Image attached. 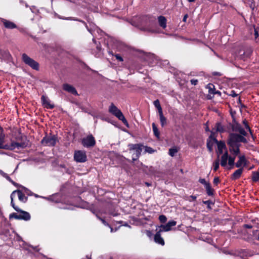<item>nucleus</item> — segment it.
Listing matches in <instances>:
<instances>
[{"label": "nucleus", "instance_id": "a19ab883", "mask_svg": "<svg viewBox=\"0 0 259 259\" xmlns=\"http://www.w3.org/2000/svg\"><path fill=\"white\" fill-rule=\"evenodd\" d=\"M143 148L145 149V153H148L149 154H152L154 152L155 150L150 147L148 146H144Z\"/></svg>", "mask_w": 259, "mask_h": 259}, {"label": "nucleus", "instance_id": "603ef678", "mask_svg": "<svg viewBox=\"0 0 259 259\" xmlns=\"http://www.w3.org/2000/svg\"><path fill=\"white\" fill-rule=\"evenodd\" d=\"M115 57H116V59L118 60L119 61H123V59L121 56H120L119 54H116L115 55Z\"/></svg>", "mask_w": 259, "mask_h": 259}, {"label": "nucleus", "instance_id": "0e129e2a", "mask_svg": "<svg viewBox=\"0 0 259 259\" xmlns=\"http://www.w3.org/2000/svg\"><path fill=\"white\" fill-rule=\"evenodd\" d=\"M96 48H97V50L99 52H100L101 51V47L100 45H97Z\"/></svg>", "mask_w": 259, "mask_h": 259}, {"label": "nucleus", "instance_id": "a211bd4d", "mask_svg": "<svg viewBox=\"0 0 259 259\" xmlns=\"http://www.w3.org/2000/svg\"><path fill=\"white\" fill-rule=\"evenodd\" d=\"M156 233L154 235V241L160 245H164V241L163 239L161 236V231L159 230H156Z\"/></svg>", "mask_w": 259, "mask_h": 259}, {"label": "nucleus", "instance_id": "e2e57ef3", "mask_svg": "<svg viewBox=\"0 0 259 259\" xmlns=\"http://www.w3.org/2000/svg\"><path fill=\"white\" fill-rule=\"evenodd\" d=\"M212 94L214 95V94H218L219 95L221 96V93L219 91H214V93H212Z\"/></svg>", "mask_w": 259, "mask_h": 259}, {"label": "nucleus", "instance_id": "c9c22d12", "mask_svg": "<svg viewBox=\"0 0 259 259\" xmlns=\"http://www.w3.org/2000/svg\"><path fill=\"white\" fill-rule=\"evenodd\" d=\"M16 187L22 188V190L21 191H22L23 193H26L28 195H32L31 192L27 188L21 186L19 184H18V186H16Z\"/></svg>", "mask_w": 259, "mask_h": 259}, {"label": "nucleus", "instance_id": "3c124183", "mask_svg": "<svg viewBox=\"0 0 259 259\" xmlns=\"http://www.w3.org/2000/svg\"><path fill=\"white\" fill-rule=\"evenodd\" d=\"M190 82H191V84L195 85L198 83V80L195 79H192L190 80Z\"/></svg>", "mask_w": 259, "mask_h": 259}, {"label": "nucleus", "instance_id": "5fc2aeb1", "mask_svg": "<svg viewBox=\"0 0 259 259\" xmlns=\"http://www.w3.org/2000/svg\"><path fill=\"white\" fill-rule=\"evenodd\" d=\"M207 147L208 149V150H209V151H211L212 147V144L210 145L209 142H207Z\"/></svg>", "mask_w": 259, "mask_h": 259}, {"label": "nucleus", "instance_id": "13d9d810", "mask_svg": "<svg viewBox=\"0 0 259 259\" xmlns=\"http://www.w3.org/2000/svg\"><path fill=\"white\" fill-rule=\"evenodd\" d=\"M252 226L251 225L249 224H245L244 225V228H247V229H251L252 228Z\"/></svg>", "mask_w": 259, "mask_h": 259}, {"label": "nucleus", "instance_id": "774afa93", "mask_svg": "<svg viewBox=\"0 0 259 259\" xmlns=\"http://www.w3.org/2000/svg\"><path fill=\"white\" fill-rule=\"evenodd\" d=\"M190 197L193 200H195L197 198V196L194 195L190 196Z\"/></svg>", "mask_w": 259, "mask_h": 259}, {"label": "nucleus", "instance_id": "338daca9", "mask_svg": "<svg viewBox=\"0 0 259 259\" xmlns=\"http://www.w3.org/2000/svg\"><path fill=\"white\" fill-rule=\"evenodd\" d=\"M246 130L249 132V133L251 135V136H253L252 132L251 130V128H250V127H249V128H246Z\"/></svg>", "mask_w": 259, "mask_h": 259}, {"label": "nucleus", "instance_id": "6ab92c4d", "mask_svg": "<svg viewBox=\"0 0 259 259\" xmlns=\"http://www.w3.org/2000/svg\"><path fill=\"white\" fill-rule=\"evenodd\" d=\"M12 193H14V197H15L16 193H17L19 200L23 202H26L27 200V197H26L22 191L20 190H17L13 191Z\"/></svg>", "mask_w": 259, "mask_h": 259}, {"label": "nucleus", "instance_id": "6e6d98bb", "mask_svg": "<svg viewBox=\"0 0 259 259\" xmlns=\"http://www.w3.org/2000/svg\"><path fill=\"white\" fill-rule=\"evenodd\" d=\"M110 214L113 217H116L119 214L117 212L115 211L110 212Z\"/></svg>", "mask_w": 259, "mask_h": 259}, {"label": "nucleus", "instance_id": "2eb2a0df", "mask_svg": "<svg viewBox=\"0 0 259 259\" xmlns=\"http://www.w3.org/2000/svg\"><path fill=\"white\" fill-rule=\"evenodd\" d=\"M1 22L3 23L5 27L7 29H13L17 28V25L12 21L4 18H2Z\"/></svg>", "mask_w": 259, "mask_h": 259}, {"label": "nucleus", "instance_id": "69168bd1", "mask_svg": "<svg viewBox=\"0 0 259 259\" xmlns=\"http://www.w3.org/2000/svg\"><path fill=\"white\" fill-rule=\"evenodd\" d=\"M30 247H32L34 250L36 251H38L39 250V249L37 248V246L34 247L33 246H30Z\"/></svg>", "mask_w": 259, "mask_h": 259}, {"label": "nucleus", "instance_id": "ea45409f", "mask_svg": "<svg viewBox=\"0 0 259 259\" xmlns=\"http://www.w3.org/2000/svg\"><path fill=\"white\" fill-rule=\"evenodd\" d=\"M250 31L251 33H252V32H253L255 39H256L258 37L259 34L257 28H255V27L253 26V28H251L250 29Z\"/></svg>", "mask_w": 259, "mask_h": 259}, {"label": "nucleus", "instance_id": "2f4dec72", "mask_svg": "<svg viewBox=\"0 0 259 259\" xmlns=\"http://www.w3.org/2000/svg\"><path fill=\"white\" fill-rule=\"evenodd\" d=\"M251 179L253 182H257L259 180V172L256 171H252Z\"/></svg>", "mask_w": 259, "mask_h": 259}, {"label": "nucleus", "instance_id": "de8ad7c7", "mask_svg": "<svg viewBox=\"0 0 259 259\" xmlns=\"http://www.w3.org/2000/svg\"><path fill=\"white\" fill-rule=\"evenodd\" d=\"M31 11L33 13H38L39 11L37 10L35 6H31L30 7Z\"/></svg>", "mask_w": 259, "mask_h": 259}, {"label": "nucleus", "instance_id": "9d476101", "mask_svg": "<svg viewBox=\"0 0 259 259\" xmlns=\"http://www.w3.org/2000/svg\"><path fill=\"white\" fill-rule=\"evenodd\" d=\"M57 141L58 138L56 135L46 136L42 139L41 143L45 146H54Z\"/></svg>", "mask_w": 259, "mask_h": 259}, {"label": "nucleus", "instance_id": "c85d7f7f", "mask_svg": "<svg viewBox=\"0 0 259 259\" xmlns=\"http://www.w3.org/2000/svg\"><path fill=\"white\" fill-rule=\"evenodd\" d=\"M235 156L234 155V157H232V156H229V158H228V164L230 166V167L229 168V169H232L233 168V166L235 164Z\"/></svg>", "mask_w": 259, "mask_h": 259}, {"label": "nucleus", "instance_id": "6e6552de", "mask_svg": "<svg viewBox=\"0 0 259 259\" xmlns=\"http://www.w3.org/2000/svg\"><path fill=\"white\" fill-rule=\"evenodd\" d=\"M130 150L134 151V153L133 154L132 159L134 161L137 160L141 154L143 145L142 144H130L128 145Z\"/></svg>", "mask_w": 259, "mask_h": 259}, {"label": "nucleus", "instance_id": "37998d69", "mask_svg": "<svg viewBox=\"0 0 259 259\" xmlns=\"http://www.w3.org/2000/svg\"><path fill=\"white\" fill-rule=\"evenodd\" d=\"M159 220L162 223H165L166 222L167 218L164 215H160L159 217Z\"/></svg>", "mask_w": 259, "mask_h": 259}, {"label": "nucleus", "instance_id": "f8f14e48", "mask_svg": "<svg viewBox=\"0 0 259 259\" xmlns=\"http://www.w3.org/2000/svg\"><path fill=\"white\" fill-rule=\"evenodd\" d=\"M74 160L76 162H85L87 160L86 152L82 150L75 151L74 153Z\"/></svg>", "mask_w": 259, "mask_h": 259}, {"label": "nucleus", "instance_id": "bb28decb", "mask_svg": "<svg viewBox=\"0 0 259 259\" xmlns=\"http://www.w3.org/2000/svg\"><path fill=\"white\" fill-rule=\"evenodd\" d=\"M158 21L160 26L163 29L166 27V19L162 16H160L158 17Z\"/></svg>", "mask_w": 259, "mask_h": 259}, {"label": "nucleus", "instance_id": "39448f33", "mask_svg": "<svg viewBox=\"0 0 259 259\" xmlns=\"http://www.w3.org/2000/svg\"><path fill=\"white\" fill-rule=\"evenodd\" d=\"M230 126L231 127L232 131L233 132H238L240 135L243 136H246L247 135V132L242 127L241 125L237 121L235 117L232 115V121L229 123Z\"/></svg>", "mask_w": 259, "mask_h": 259}, {"label": "nucleus", "instance_id": "0eeeda50", "mask_svg": "<svg viewBox=\"0 0 259 259\" xmlns=\"http://www.w3.org/2000/svg\"><path fill=\"white\" fill-rule=\"evenodd\" d=\"M109 111L113 115L115 116L119 120H121L122 122L126 126H128V124L124 117L121 111L118 109L113 103H112L109 107Z\"/></svg>", "mask_w": 259, "mask_h": 259}, {"label": "nucleus", "instance_id": "4c0bfd02", "mask_svg": "<svg viewBox=\"0 0 259 259\" xmlns=\"http://www.w3.org/2000/svg\"><path fill=\"white\" fill-rule=\"evenodd\" d=\"M215 127L217 131L220 133H223L225 131L223 126L220 122H218L216 123Z\"/></svg>", "mask_w": 259, "mask_h": 259}, {"label": "nucleus", "instance_id": "f704fd0d", "mask_svg": "<svg viewBox=\"0 0 259 259\" xmlns=\"http://www.w3.org/2000/svg\"><path fill=\"white\" fill-rule=\"evenodd\" d=\"M159 115L160 117V124L161 126L163 127L166 124V119L163 116L162 112L161 113H159Z\"/></svg>", "mask_w": 259, "mask_h": 259}, {"label": "nucleus", "instance_id": "49530a36", "mask_svg": "<svg viewBox=\"0 0 259 259\" xmlns=\"http://www.w3.org/2000/svg\"><path fill=\"white\" fill-rule=\"evenodd\" d=\"M199 182L203 184L204 187H205L207 184L209 183V182H207L204 179L202 178L199 179Z\"/></svg>", "mask_w": 259, "mask_h": 259}, {"label": "nucleus", "instance_id": "5701e85b", "mask_svg": "<svg viewBox=\"0 0 259 259\" xmlns=\"http://www.w3.org/2000/svg\"><path fill=\"white\" fill-rule=\"evenodd\" d=\"M60 19H64V20H73V21H79L80 22H82V23H83L87 29H88V31L90 32L92 34H93V30L92 29H90V28H89L87 24L83 21L82 20H79L77 18H73V17H66V18H62V17H61L60 16H59L58 17Z\"/></svg>", "mask_w": 259, "mask_h": 259}, {"label": "nucleus", "instance_id": "a18cd8bd", "mask_svg": "<svg viewBox=\"0 0 259 259\" xmlns=\"http://www.w3.org/2000/svg\"><path fill=\"white\" fill-rule=\"evenodd\" d=\"M203 203L206 205H207V208L209 209H211V207L210 206V204H213L212 202L210 200H206V201H203Z\"/></svg>", "mask_w": 259, "mask_h": 259}, {"label": "nucleus", "instance_id": "4468645a", "mask_svg": "<svg viewBox=\"0 0 259 259\" xmlns=\"http://www.w3.org/2000/svg\"><path fill=\"white\" fill-rule=\"evenodd\" d=\"M252 53L251 49L250 48H245L243 47L239 51L238 55L241 59L245 60L249 57Z\"/></svg>", "mask_w": 259, "mask_h": 259}, {"label": "nucleus", "instance_id": "412c9836", "mask_svg": "<svg viewBox=\"0 0 259 259\" xmlns=\"http://www.w3.org/2000/svg\"><path fill=\"white\" fill-rule=\"evenodd\" d=\"M63 90L68 92V93H71L73 95H77V92L76 89L72 85L69 84H64L63 87Z\"/></svg>", "mask_w": 259, "mask_h": 259}, {"label": "nucleus", "instance_id": "f3484780", "mask_svg": "<svg viewBox=\"0 0 259 259\" xmlns=\"http://www.w3.org/2000/svg\"><path fill=\"white\" fill-rule=\"evenodd\" d=\"M41 100L42 105L47 109H53L54 108V105L51 104L50 103V100L45 95H42L41 97Z\"/></svg>", "mask_w": 259, "mask_h": 259}, {"label": "nucleus", "instance_id": "ddd939ff", "mask_svg": "<svg viewBox=\"0 0 259 259\" xmlns=\"http://www.w3.org/2000/svg\"><path fill=\"white\" fill-rule=\"evenodd\" d=\"M177 224V222L174 220L169 221L168 223L165 225H161L160 226H158L156 227V230L161 231L162 232H167L171 230V227L176 226Z\"/></svg>", "mask_w": 259, "mask_h": 259}, {"label": "nucleus", "instance_id": "bf43d9fd", "mask_svg": "<svg viewBox=\"0 0 259 259\" xmlns=\"http://www.w3.org/2000/svg\"><path fill=\"white\" fill-rule=\"evenodd\" d=\"M230 95L232 96V97H236L237 96V94L235 93L234 91H231Z\"/></svg>", "mask_w": 259, "mask_h": 259}, {"label": "nucleus", "instance_id": "8fccbe9b", "mask_svg": "<svg viewBox=\"0 0 259 259\" xmlns=\"http://www.w3.org/2000/svg\"><path fill=\"white\" fill-rule=\"evenodd\" d=\"M242 123L246 129L249 128V126L248 125L247 122L245 119L243 120Z\"/></svg>", "mask_w": 259, "mask_h": 259}, {"label": "nucleus", "instance_id": "052dcab7", "mask_svg": "<svg viewBox=\"0 0 259 259\" xmlns=\"http://www.w3.org/2000/svg\"><path fill=\"white\" fill-rule=\"evenodd\" d=\"M17 29H18L19 30V31L20 32H25V29L24 28H20V27H18L17 26Z\"/></svg>", "mask_w": 259, "mask_h": 259}, {"label": "nucleus", "instance_id": "9b49d317", "mask_svg": "<svg viewBox=\"0 0 259 259\" xmlns=\"http://www.w3.org/2000/svg\"><path fill=\"white\" fill-rule=\"evenodd\" d=\"M81 144L83 147L91 148L96 144V140L92 135H89L81 140Z\"/></svg>", "mask_w": 259, "mask_h": 259}, {"label": "nucleus", "instance_id": "1a4fd4ad", "mask_svg": "<svg viewBox=\"0 0 259 259\" xmlns=\"http://www.w3.org/2000/svg\"><path fill=\"white\" fill-rule=\"evenodd\" d=\"M22 59L24 63L30 67L35 70H38L39 68V63L32 58L29 57L27 54L24 53L22 55Z\"/></svg>", "mask_w": 259, "mask_h": 259}, {"label": "nucleus", "instance_id": "393cba45", "mask_svg": "<svg viewBox=\"0 0 259 259\" xmlns=\"http://www.w3.org/2000/svg\"><path fill=\"white\" fill-rule=\"evenodd\" d=\"M229 155L227 151H226L221 156V165L223 167H226L227 164V161L229 158Z\"/></svg>", "mask_w": 259, "mask_h": 259}, {"label": "nucleus", "instance_id": "473e14b6", "mask_svg": "<svg viewBox=\"0 0 259 259\" xmlns=\"http://www.w3.org/2000/svg\"><path fill=\"white\" fill-rule=\"evenodd\" d=\"M153 104L154 106L157 109L158 113H161L162 112V110L159 101L158 100L154 101L153 102Z\"/></svg>", "mask_w": 259, "mask_h": 259}, {"label": "nucleus", "instance_id": "c03bdc74", "mask_svg": "<svg viewBox=\"0 0 259 259\" xmlns=\"http://www.w3.org/2000/svg\"><path fill=\"white\" fill-rule=\"evenodd\" d=\"M226 146H225V144L224 143H223V142H220L219 144H218V148H219V151H220V153H222V149L225 148Z\"/></svg>", "mask_w": 259, "mask_h": 259}, {"label": "nucleus", "instance_id": "a878e982", "mask_svg": "<svg viewBox=\"0 0 259 259\" xmlns=\"http://www.w3.org/2000/svg\"><path fill=\"white\" fill-rule=\"evenodd\" d=\"M11 55L9 52L4 50H0V59L4 60H9Z\"/></svg>", "mask_w": 259, "mask_h": 259}, {"label": "nucleus", "instance_id": "dca6fc26", "mask_svg": "<svg viewBox=\"0 0 259 259\" xmlns=\"http://www.w3.org/2000/svg\"><path fill=\"white\" fill-rule=\"evenodd\" d=\"M238 160L235 163V166L237 168H242L241 167L245 166L247 165V161L244 155L239 156Z\"/></svg>", "mask_w": 259, "mask_h": 259}, {"label": "nucleus", "instance_id": "423d86ee", "mask_svg": "<svg viewBox=\"0 0 259 259\" xmlns=\"http://www.w3.org/2000/svg\"><path fill=\"white\" fill-rule=\"evenodd\" d=\"M19 213L15 212L12 213L9 215V219H15L18 220H24L28 221L30 220L31 217L29 212L20 209V211H17Z\"/></svg>", "mask_w": 259, "mask_h": 259}, {"label": "nucleus", "instance_id": "864d4df0", "mask_svg": "<svg viewBox=\"0 0 259 259\" xmlns=\"http://www.w3.org/2000/svg\"><path fill=\"white\" fill-rule=\"evenodd\" d=\"M89 207V204L87 202H84L81 206L80 207L83 208H86L88 209Z\"/></svg>", "mask_w": 259, "mask_h": 259}, {"label": "nucleus", "instance_id": "79ce46f5", "mask_svg": "<svg viewBox=\"0 0 259 259\" xmlns=\"http://www.w3.org/2000/svg\"><path fill=\"white\" fill-rule=\"evenodd\" d=\"M207 88L209 90V93L212 94L214 91V87L212 84L209 83L207 85Z\"/></svg>", "mask_w": 259, "mask_h": 259}, {"label": "nucleus", "instance_id": "4be33fe9", "mask_svg": "<svg viewBox=\"0 0 259 259\" xmlns=\"http://www.w3.org/2000/svg\"><path fill=\"white\" fill-rule=\"evenodd\" d=\"M243 170V168H239L234 171L231 175V179L232 180H236L238 179L241 176Z\"/></svg>", "mask_w": 259, "mask_h": 259}, {"label": "nucleus", "instance_id": "680f3d73", "mask_svg": "<svg viewBox=\"0 0 259 259\" xmlns=\"http://www.w3.org/2000/svg\"><path fill=\"white\" fill-rule=\"evenodd\" d=\"M188 15L187 14H186L184 15V17H183V21L184 22H186V20H187V19L188 18Z\"/></svg>", "mask_w": 259, "mask_h": 259}, {"label": "nucleus", "instance_id": "7ed1b4c3", "mask_svg": "<svg viewBox=\"0 0 259 259\" xmlns=\"http://www.w3.org/2000/svg\"><path fill=\"white\" fill-rule=\"evenodd\" d=\"M15 139L16 142H12L11 144H8V147L9 148H7V150H13L15 148H24L28 145V140H27V137L20 132H18L17 134L15 135Z\"/></svg>", "mask_w": 259, "mask_h": 259}, {"label": "nucleus", "instance_id": "58836bf2", "mask_svg": "<svg viewBox=\"0 0 259 259\" xmlns=\"http://www.w3.org/2000/svg\"><path fill=\"white\" fill-rule=\"evenodd\" d=\"M220 160L219 158L215 160L213 163V170L217 171L219 168Z\"/></svg>", "mask_w": 259, "mask_h": 259}, {"label": "nucleus", "instance_id": "4d7b16f0", "mask_svg": "<svg viewBox=\"0 0 259 259\" xmlns=\"http://www.w3.org/2000/svg\"><path fill=\"white\" fill-rule=\"evenodd\" d=\"M97 218H98L99 220H100L102 221V222L104 225H108V223H107V222H106L104 219H102V218H100V217H98L97 215Z\"/></svg>", "mask_w": 259, "mask_h": 259}, {"label": "nucleus", "instance_id": "09e8293b", "mask_svg": "<svg viewBox=\"0 0 259 259\" xmlns=\"http://www.w3.org/2000/svg\"><path fill=\"white\" fill-rule=\"evenodd\" d=\"M213 183L214 185H217L220 183L219 177H215L213 179Z\"/></svg>", "mask_w": 259, "mask_h": 259}, {"label": "nucleus", "instance_id": "7c9ffc66", "mask_svg": "<svg viewBox=\"0 0 259 259\" xmlns=\"http://www.w3.org/2000/svg\"><path fill=\"white\" fill-rule=\"evenodd\" d=\"M1 175L4 177H5L7 180H8L10 182H11L12 184H13L14 186H18V184L15 183V182H14L11 179V178L6 173H5L4 172L1 171Z\"/></svg>", "mask_w": 259, "mask_h": 259}, {"label": "nucleus", "instance_id": "cd10ccee", "mask_svg": "<svg viewBox=\"0 0 259 259\" xmlns=\"http://www.w3.org/2000/svg\"><path fill=\"white\" fill-rule=\"evenodd\" d=\"M205 188L208 196H211L214 195V190L211 188L210 183L207 184Z\"/></svg>", "mask_w": 259, "mask_h": 259}, {"label": "nucleus", "instance_id": "f257e3e1", "mask_svg": "<svg viewBox=\"0 0 259 259\" xmlns=\"http://www.w3.org/2000/svg\"><path fill=\"white\" fill-rule=\"evenodd\" d=\"M132 25L140 30L151 32L157 33L159 28L157 24L155 17L151 15H143L135 17L132 20Z\"/></svg>", "mask_w": 259, "mask_h": 259}, {"label": "nucleus", "instance_id": "aec40b11", "mask_svg": "<svg viewBox=\"0 0 259 259\" xmlns=\"http://www.w3.org/2000/svg\"><path fill=\"white\" fill-rule=\"evenodd\" d=\"M5 137L3 128L0 127V149L7 150V148H9L8 147V144H4Z\"/></svg>", "mask_w": 259, "mask_h": 259}, {"label": "nucleus", "instance_id": "20e7f679", "mask_svg": "<svg viewBox=\"0 0 259 259\" xmlns=\"http://www.w3.org/2000/svg\"><path fill=\"white\" fill-rule=\"evenodd\" d=\"M105 44H106L109 50L108 53L113 55V52L110 49H119L121 42L116 39L115 38L107 36V39L105 40Z\"/></svg>", "mask_w": 259, "mask_h": 259}, {"label": "nucleus", "instance_id": "f03ea898", "mask_svg": "<svg viewBox=\"0 0 259 259\" xmlns=\"http://www.w3.org/2000/svg\"><path fill=\"white\" fill-rule=\"evenodd\" d=\"M244 137L235 133H231L229 134L227 143L230 152L233 155L237 156L240 154L239 148L241 145L240 143H247V140Z\"/></svg>", "mask_w": 259, "mask_h": 259}, {"label": "nucleus", "instance_id": "72a5a7b5", "mask_svg": "<svg viewBox=\"0 0 259 259\" xmlns=\"http://www.w3.org/2000/svg\"><path fill=\"white\" fill-rule=\"evenodd\" d=\"M152 129L153 131L154 135L157 138H159L160 133L158 131V129L157 127L156 124L154 123H153L152 124Z\"/></svg>", "mask_w": 259, "mask_h": 259}, {"label": "nucleus", "instance_id": "b1692460", "mask_svg": "<svg viewBox=\"0 0 259 259\" xmlns=\"http://www.w3.org/2000/svg\"><path fill=\"white\" fill-rule=\"evenodd\" d=\"M42 198L55 203H59L60 201V199L59 198V195L57 194H53L49 197H42Z\"/></svg>", "mask_w": 259, "mask_h": 259}, {"label": "nucleus", "instance_id": "e433bc0d", "mask_svg": "<svg viewBox=\"0 0 259 259\" xmlns=\"http://www.w3.org/2000/svg\"><path fill=\"white\" fill-rule=\"evenodd\" d=\"M178 152V150L176 147L170 148L168 151V154L170 156L173 157Z\"/></svg>", "mask_w": 259, "mask_h": 259}, {"label": "nucleus", "instance_id": "c756f323", "mask_svg": "<svg viewBox=\"0 0 259 259\" xmlns=\"http://www.w3.org/2000/svg\"><path fill=\"white\" fill-rule=\"evenodd\" d=\"M11 197V205L13 207V208L16 211H20V208L15 205L14 202V193H12L10 196Z\"/></svg>", "mask_w": 259, "mask_h": 259}]
</instances>
